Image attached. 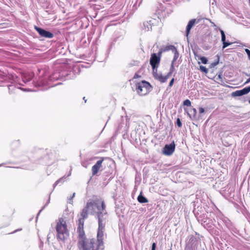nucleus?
Masks as SVG:
<instances>
[{"label": "nucleus", "instance_id": "b1692460", "mask_svg": "<svg viewBox=\"0 0 250 250\" xmlns=\"http://www.w3.org/2000/svg\"><path fill=\"white\" fill-rule=\"evenodd\" d=\"M75 193H73L72 196L70 198L68 199V203H69L70 204H72V203H73L72 199L75 197Z\"/></svg>", "mask_w": 250, "mask_h": 250}, {"label": "nucleus", "instance_id": "c85d7f7f", "mask_svg": "<svg viewBox=\"0 0 250 250\" xmlns=\"http://www.w3.org/2000/svg\"><path fill=\"white\" fill-rule=\"evenodd\" d=\"M216 79H217V80H219L221 81H222V74H219L218 75L217 78Z\"/></svg>", "mask_w": 250, "mask_h": 250}, {"label": "nucleus", "instance_id": "f704fd0d", "mask_svg": "<svg viewBox=\"0 0 250 250\" xmlns=\"http://www.w3.org/2000/svg\"><path fill=\"white\" fill-rule=\"evenodd\" d=\"M50 237L49 236V234H48L47 235V240H49V239H50Z\"/></svg>", "mask_w": 250, "mask_h": 250}, {"label": "nucleus", "instance_id": "f3484780", "mask_svg": "<svg viewBox=\"0 0 250 250\" xmlns=\"http://www.w3.org/2000/svg\"><path fill=\"white\" fill-rule=\"evenodd\" d=\"M70 175V173L67 176H64L62 177H61V178H60L59 179H58L57 181H56V182L54 183V185H53V188H55V187L57 185H58L59 184L61 183V184H62L64 183V182L65 181V179L66 178V177L69 176Z\"/></svg>", "mask_w": 250, "mask_h": 250}, {"label": "nucleus", "instance_id": "6e6552de", "mask_svg": "<svg viewBox=\"0 0 250 250\" xmlns=\"http://www.w3.org/2000/svg\"><path fill=\"white\" fill-rule=\"evenodd\" d=\"M157 70H153V74L154 77L161 82V83H165L167 81V80L169 78L170 75L171 74H170L169 72L166 76H163L161 73H158L157 72Z\"/></svg>", "mask_w": 250, "mask_h": 250}, {"label": "nucleus", "instance_id": "58836bf2", "mask_svg": "<svg viewBox=\"0 0 250 250\" xmlns=\"http://www.w3.org/2000/svg\"><path fill=\"white\" fill-rule=\"evenodd\" d=\"M249 103L250 104V100L249 101Z\"/></svg>", "mask_w": 250, "mask_h": 250}, {"label": "nucleus", "instance_id": "f03ea898", "mask_svg": "<svg viewBox=\"0 0 250 250\" xmlns=\"http://www.w3.org/2000/svg\"><path fill=\"white\" fill-rule=\"evenodd\" d=\"M77 232L79 233L78 247L81 250H91L93 247V239L85 238L83 228V219H79Z\"/></svg>", "mask_w": 250, "mask_h": 250}, {"label": "nucleus", "instance_id": "473e14b6", "mask_svg": "<svg viewBox=\"0 0 250 250\" xmlns=\"http://www.w3.org/2000/svg\"><path fill=\"white\" fill-rule=\"evenodd\" d=\"M45 208V206L44 207H42V208L39 211L38 214V216L39 215V214L41 212V211L43 209V208Z\"/></svg>", "mask_w": 250, "mask_h": 250}, {"label": "nucleus", "instance_id": "4c0bfd02", "mask_svg": "<svg viewBox=\"0 0 250 250\" xmlns=\"http://www.w3.org/2000/svg\"><path fill=\"white\" fill-rule=\"evenodd\" d=\"M2 165V164H0V167H1Z\"/></svg>", "mask_w": 250, "mask_h": 250}, {"label": "nucleus", "instance_id": "4be33fe9", "mask_svg": "<svg viewBox=\"0 0 250 250\" xmlns=\"http://www.w3.org/2000/svg\"><path fill=\"white\" fill-rule=\"evenodd\" d=\"M200 60L204 64H207L208 62V60L205 57H201L200 58Z\"/></svg>", "mask_w": 250, "mask_h": 250}, {"label": "nucleus", "instance_id": "a211bd4d", "mask_svg": "<svg viewBox=\"0 0 250 250\" xmlns=\"http://www.w3.org/2000/svg\"><path fill=\"white\" fill-rule=\"evenodd\" d=\"M138 201L140 203H146L148 202V200L141 194L138 196Z\"/></svg>", "mask_w": 250, "mask_h": 250}, {"label": "nucleus", "instance_id": "2eb2a0df", "mask_svg": "<svg viewBox=\"0 0 250 250\" xmlns=\"http://www.w3.org/2000/svg\"><path fill=\"white\" fill-rule=\"evenodd\" d=\"M188 114L189 118L191 119H195L196 114L197 113V111L194 108H191L187 112Z\"/></svg>", "mask_w": 250, "mask_h": 250}, {"label": "nucleus", "instance_id": "393cba45", "mask_svg": "<svg viewBox=\"0 0 250 250\" xmlns=\"http://www.w3.org/2000/svg\"><path fill=\"white\" fill-rule=\"evenodd\" d=\"M176 123H177V125L179 127H180L182 126V123H181V122L180 121V120L179 118L177 119Z\"/></svg>", "mask_w": 250, "mask_h": 250}, {"label": "nucleus", "instance_id": "e433bc0d", "mask_svg": "<svg viewBox=\"0 0 250 250\" xmlns=\"http://www.w3.org/2000/svg\"><path fill=\"white\" fill-rule=\"evenodd\" d=\"M83 99L85 101V103L86 102V100L85 99V97H83Z\"/></svg>", "mask_w": 250, "mask_h": 250}, {"label": "nucleus", "instance_id": "5701e85b", "mask_svg": "<svg viewBox=\"0 0 250 250\" xmlns=\"http://www.w3.org/2000/svg\"><path fill=\"white\" fill-rule=\"evenodd\" d=\"M200 69L202 72H204L205 73H207L208 71V69L205 66L202 65H201L200 66Z\"/></svg>", "mask_w": 250, "mask_h": 250}, {"label": "nucleus", "instance_id": "412c9836", "mask_svg": "<svg viewBox=\"0 0 250 250\" xmlns=\"http://www.w3.org/2000/svg\"><path fill=\"white\" fill-rule=\"evenodd\" d=\"M183 104L187 106H190L191 105V102L187 99L184 101Z\"/></svg>", "mask_w": 250, "mask_h": 250}, {"label": "nucleus", "instance_id": "c9c22d12", "mask_svg": "<svg viewBox=\"0 0 250 250\" xmlns=\"http://www.w3.org/2000/svg\"><path fill=\"white\" fill-rule=\"evenodd\" d=\"M21 229H18V230H16L15 231H14L13 232V233L16 232H17V231H18V230H21Z\"/></svg>", "mask_w": 250, "mask_h": 250}, {"label": "nucleus", "instance_id": "ddd939ff", "mask_svg": "<svg viewBox=\"0 0 250 250\" xmlns=\"http://www.w3.org/2000/svg\"><path fill=\"white\" fill-rule=\"evenodd\" d=\"M219 31L220 32L221 35V41L223 42V49H225L226 47H228L229 45L231 44L230 42H226V35L225 34V32L223 30L220 29Z\"/></svg>", "mask_w": 250, "mask_h": 250}, {"label": "nucleus", "instance_id": "1a4fd4ad", "mask_svg": "<svg viewBox=\"0 0 250 250\" xmlns=\"http://www.w3.org/2000/svg\"><path fill=\"white\" fill-rule=\"evenodd\" d=\"M93 239V245L92 250H103L104 248V241H100L98 240Z\"/></svg>", "mask_w": 250, "mask_h": 250}, {"label": "nucleus", "instance_id": "72a5a7b5", "mask_svg": "<svg viewBox=\"0 0 250 250\" xmlns=\"http://www.w3.org/2000/svg\"><path fill=\"white\" fill-rule=\"evenodd\" d=\"M210 21L211 23V24H212L213 26H214V27H216V24L214 22H211V21Z\"/></svg>", "mask_w": 250, "mask_h": 250}, {"label": "nucleus", "instance_id": "aec40b11", "mask_svg": "<svg viewBox=\"0 0 250 250\" xmlns=\"http://www.w3.org/2000/svg\"><path fill=\"white\" fill-rule=\"evenodd\" d=\"M172 50L173 52L175 50H177L175 46L173 45H169L167 46L165 49L163 50V51H168V50Z\"/></svg>", "mask_w": 250, "mask_h": 250}, {"label": "nucleus", "instance_id": "a878e982", "mask_svg": "<svg viewBox=\"0 0 250 250\" xmlns=\"http://www.w3.org/2000/svg\"><path fill=\"white\" fill-rule=\"evenodd\" d=\"M245 52L247 54L249 60H250V50L248 49H245Z\"/></svg>", "mask_w": 250, "mask_h": 250}, {"label": "nucleus", "instance_id": "9d476101", "mask_svg": "<svg viewBox=\"0 0 250 250\" xmlns=\"http://www.w3.org/2000/svg\"><path fill=\"white\" fill-rule=\"evenodd\" d=\"M200 19H192L190 20L186 28V36L188 37L191 28L194 25L195 23H198L200 22Z\"/></svg>", "mask_w": 250, "mask_h": 250}, {"label": "nucleus", "instance_id": "bb28decb", "mask_svg": "<svg viewBox=\"0 0 250 250\" xmlns=\"http://www.w3.org/2000/svg\"><path fill=\"white\" fill-rule=\"evenodd\" d=\"M247 76H249L250 78L246 81V82L245 83V84H247L249 83H250V75L247 73L245 74Z\"/></svg>", "mask_w": 250, "mask_h": 250}, {"label": "nucleus", "instance_id": "dca6fc26", "mask_svg": "<svg viewBox=\"0 0 250 250\" xmlns=\"http://www.w3.org/2000/svg\"><path fill=\"white\" fill-rule=\"evenodd\" d=\"M22 81L24 83L30 81L32 79V75L30 74H24L22 77Z\"/></svg>", "mask_w": 250, "mask_h": 250}, {"label": "nucleus", "instance_id": "2f4dec72", "mask_svg": "<svg viewBox=\"0 0 250 250\" xmlns=\"http://www.w3.org/2000/svg\"><path fill=\"white\" fill-rule=\"evenodd\" d=\"M218 63V61L217 62H214L213 63H211V66H214L216 65Z\"/></svg>", "mask_w": 250, "mask_h": 250}, {"label": "nucleus", "instance_id": "7ed1b4c3", "mask_svg": "<svg viewBox=\"0 0 250 250\" xmlns=\"http://www.w3.org/2000/svg\"><path fill=\"white\" fill-rule=\"evenodd\" d=\"M56 230L57 237L61 241H64L69 236L68 230L67 229L66 221L64 219L61 218L57 223Z\"/></svg>", "mask_w": 250, "mask_h": 250}, {"label": "nucleus", "instance_id": "f257e3e1", "mask_svg": "<svg viewBox=\"0 0 250 250\" xmlns=\"http://www.w3.org/2000/svg\"><path fill=\"white\" fill-rule=\"evenodd\" d=\"M88 213L97 215L98 219L99 226L97 240L103 241L104 232L107 216L104 201L101 199L91 200L86 203V206L83 208L81 212V217L79 218L83 219V225L84 224V219L88 217Z\"/></svg>", "mask_w": 250, "mask_h": 250}, {"label": "nucleus", "instance_id": "4468645a", "mask_svg": "<svg viewBox=\"0 0 250 250\" xmlns=\"http://www.w3.org/2000/svg\"><path fill=\"white\" fill-rule=\"evenodd\" d=\"M173 53L174 54V55L173 59L172 61L171 64L170 70V72H169L170 74H172V73L173 72L174 69V65L175 64V62L176 61V60H177V59L178 58L179 56V53H178L177 50H175L173 52Z\"/></svg>", "mask_w": 250, "mask_h": 250}, {"label": "nucleus", "instance_id": "f8f14e48", "mask_svg": "<svg viewBox=\"0 0 250 250\" xmlns=\"http://www.w3.org/2000/svg\"><path fill=\"white\" fill-rule=\"evenodd\" d=\"M103 159L99 160L97 162L95 165H94L92 167V175H96L99 171L100 168L102 167V164L103 162Z\"/></svg>", "mask_w": 250, "mask_h": 250}, {"label": "nucleus", "instance_id": "9b49d317", "mask_svg": "<svg viewBox=\"0 0 250 250\" xmlns=\"http://www.w3.org/2000/svg\"><path fill=\"white\" fill-rule=\"evenodd\" d=\"M249 92H250V86L246 87L242 89L236 90L233 92L232 95L234 96H241L248 94Z\"/></svg>", "mask_w": 250, "mask_h": 250}, {"label": "nucleus", "instance_id": "423d86ee", "mask_svg": "<svg viewBox=\"0 0 250 250\" xmlns=\"http://www.w3.org/2000/svg\"><path fill=\"white\" fill-rule=\"evenodd\" d=\"M175 145L174 142L169 145H166L163 149V153L167 156H170L174 152Z\"/></svg>", "mask_w": 250, "mask_h": 250}, {"label": "nucleus", "instance_id": "0eeeda50", "mask_svg": "<svg viewBox=\"0 0 250 250\" xmlns=\"http://www.w3.org/2000/svg\"><path fill=\"white\" fill-rule=\"evenodd\" d=\"M35 29L39 33L40 35H41L42 37L46 38L51 39L54 36L53 34L51 32L47 31L43 29L38 27L36 26H35Z\"/></svg>", "mask_w": 250, "mask_h": 250}, {"label": "nucleus", "instance_id": "c756f323", "mask_svg": "<svg viewBox=\"0 0 250 250\" xmlns=\"http://www.w3.org/2000/svg\"><path fill=\"white\" fill-rule=\"evenodd\" d=\"M199 113L200 114H201V113H203L204 112L205 110H204V109L203 108L200 107V108H199Z\"/></svg>", "mask_w": 250, "mask_h": 250}, {"label": "nucleus", "instance_id": "cd10ccee", "mask_svg": "<svg viewBox=\"0 0 250 250\" xmlns=\"http://www.w3.org/2000/svg\"><path fill=\"white\" fill-rule=\"evenodd\" d=\"M174 78L172 79V80L170 81L169 83V86L171 87L172 86L173 83H174Z\"/></svg>", "mask_w": 250, "mask_h": 250}, {"label": "nucleus", "instance_id": "39448f33", "mask_svg": "<svg viewBox=\"0 0 250 250\" xmlns=\"http://www.w3.org/2000/svg\"><path fill=\"white\" fill-rule=\"evenodd\" d=\"M163 51L158 52V55L156 53H153L150 59V64L151 65L153 70H157L160 62L161 54Z\"/></svg>", "mask_w": 250, "mask_h": 250}, {"label": "nucleus", "instance_id": "20e7f679", "mask_svg": "<svg viewBox=\"0 0 250 250\" xmlns=\"http://www.w3.org/2000/svg\"><path fill=\"white\" fill-rule=\"evenodd\" d=\"M136 90L138 94L143 96L148 93L151 90V86L148 82L142 81L135 84Z\"/></svg>", "mask_w": 250, "mask_h": 250}, {"label": "nucleus", "instance_id": "7c9ffc66", "mask_svg": "<svg viewBox=\"0 0 250 250\" xmlns=\"http://www.w3.org/2000/svg\"><path fill=\"white\" fill-rule=\"evenodd\" d=\"M156 249V244L153 243L152 245L151 250H155Z\"/></svg>", "mask_w": 250, "mask_h": 250}, {"label": "nucleus", "instance_id": "6ab92c4d", "mask_svg": "<svg viewBox=\"0 0 250 250\" xmlns=\"http://www.w3.org/2000/svg\"><path fill=\"white\" fill-rule=\"evenodd\" d=\"M144 27L146 31H149V30L151 29L152 26L151 24L148 21H146L144 22Z\"/></svg>", "mask_w": 250, "mask_h": 250}]
</instances>
